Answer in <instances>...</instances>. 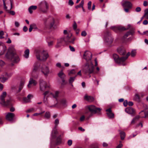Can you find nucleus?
Masks as SVG:
<instances>
[{
	"instance_id": "1",
	"label": "nucleus",
	"mask_w": 148,
	"mask_h": 148,
	"mask_svg": "<svg viewBox=\"0 0 148 148\" xmlns=\"http://www.w3.org/2000/svg\"><path fill=\"white\" fill-rule=\"evenodd\" d=\"M40 66V64L38 62H36L34 64L31 73V77L30 79L29 84L27 85L28 88H30L33 86H35L36 85V82L32 78H38L39 74L38 69Z\"/></svg>"
},
{
	"instance_id": "2",
	"label": "nucleus",
	"mask_w": 148,
	"mask_h": 148,
	"mask_svg": "<svg viewBox=\"0 0 148 148\" xmlns=\"http://www.w3.org/2000/svg\"><path fill=\"white\" fill-rule=\"evenodd\" d=\"M136 54V51L135 50H133L131 51V54L130 52H128L125 57H123L121 58H119L117 55L114 54L113 55V58L116 63L121 65L125 66L126 64L124 62L127 59L128 57L131 55L132 57H134L135 56Z\"/></svg>"
},
{
	"instance_id": "3",
	"label": "nucleus",
	"mask_w": 148,
	"mask_h": 148,
	"mask_svg": "<svg viewBox=\"0 0 148 148\" xmlns=\"http://www.w3.org/2000/svg\"><path fill=\"white\" fill-rule=\"evenodd\" d=\"M14 47V45H11L10 46V63L11 62V65L12 66L14 65V63L18 62L19 60Z\"/></svg>"
},
{
	"instance_id": "4",
	"label": "nucleus",
	"mask_w": 148,
	"mask_h": 148,
	"mask_svg": "<svg viewBox=\"0 0 148 148\" xmlns=\"http://www.w3.org/2000/svg\"><path fill=\"white\" fill-rule=\"evenodd\" d=\"M49 7L48 3L45 0L41 1L38 5L39 10L43 13H46L47 12Z\"/></svg>"
},
{
	"instance_id": "5",
	"label": "nucleus",
	"mask_w": 148,
	"mask_h": 148,
	"mask_svg": "<svg viewBox=\"0 0 148 148\" xmlns=\"http://www.w3.org/2000/svg\"><path fill=\"white\" fill-rule=\"evenodd\" d=\"M58 134V132L57 131L56 128H53L51 132V137L52 139H51V142H52V139L56 138L55 143L57 145L60 144L62 141L61 135H59L57 137Z\"/></svg>"
},
{
	"instance_id": "6",
	"label": "nucleus",
	"mask_w": 148,
	"mask_h": 148,
	"mask_svg": "<svg viewBox=\"0 0 148 148\" xmlns=\"http://www.w3.org/2000/svg\"><path fill=\"white\" fill-rule=\"evenodd\" d=\"M94 69V66L92 62L90 64L87 63L83 69V71L85 74H90L93 73Z\"/></svg>"
},
{
	"instance_id": "7",
	"label": "nucleus",
	"mask_w": 148,
	"mask_h": 148,
	"mask_svg": "<svg viewBox=\"0 0 148 148\" xmlns=\"http://www.w3.org/2000/svg\"><path fill=\"white\" fill-rule=\"evenodd\" d=\"M36 55L37 59L41 61H45L49 56L47 53L44 51L42 52H38Z\"/></svg>"
},
{
	"instance_id": "8",
	"label": "nucleus",
	"mask_w": 148,
	"mask_h": 148,
	"mask_svg": "<svg viewBox=\"0 0 148 148\" xmlns=\"http://www.w3.org/2000/svg\"><path fill=\"white\" fill-rule=\"evenodd\" d=\"M59 92L58 91H56L55 92L54 94H53L51 93L49 91H47L44 92L43 93L44 96H49L50 95H51L55 99L56 102H55V104L53 106H50L51 107H54L56 106V105L58 103L57 98L58 96Z\"/></svg>"
},
{
	"instance_id": "9",
	"label": "nucleus",
	"mask_w": 148,
	"mask_h": 148,
	"mask_svg": "<svg viewBox=\"0 0 148 148\" xmlns=\"http://www.w3.org/2000/svg\"><path fill=\"white\" fill-rule=\"evenodd\" d=\"M86 108L92 113L97 114H101V109L99 108H97L93 105L88 106H86Z\"/></svg>"
},
{
	"instance_id": "10",
	"label": "nucleus",
	"mask_w": 148,
	"mask_h": 148,
	"mask_svg": "<svg viewBox=\"0 0 148 148\" xmlns=\"http://www.w3.org/2000/svg\"><path fill=\"white\" fill-rule=\"evenodd\" d=\"M7 96V93L6 92H3L0 97V103L4 106H7L9 104V101L8 100L6 102L5 98Z\"/></svg>"
},
{
	"instance_id": "11",
	"label": "nucleus",
	"mask_w": 148,
	"mask_h": 148,
	"mask_svg": "<svg viewBox=\"0 0 148 148\" xmlns=\"http://www.w3.org/2000/svg\"><path fill=\"white\" fill-rule=\"evenodd\" d=\"M103 38L104 40L108 44H110L113 41V39L110 32L108 31L105 34Z\"/></svg>"
},
{
	"instance_id": "12",
	"label": "nucleus",
	"mask_w": 148,
	"mask_h": 148,
	"mask_svg": "<svg viewBox=\"0 0 148 148\" xmlns=\"http://www.w3.org/2000/svg\"><path fill=\"white\" fill-rule=\"evenodd\" d=\"M41 71L45 77H47L50 73V70L48 66L42 65L40 67Z\"/></svg>"
},
{
	"instance_id": "13",
	"label": "nucleus",
	"mask_w": 148,
	"mask_h": 148,
	"mask_svg": "<svg viewBox=\"0 0 148 148\" xmlns=\"http://www.w3.org/2000/svg\"><path fill=\"white\" fill-rule=\"evenodd\" d=\"M83 58L87 62L90 61L92 58V54L91 52L88 51H85L83 55Z\"/></svg>"
},
{
	"instance_id": "14",
	"label": "nucleus",
	"mask_w": 148,
	"mask_h": 148,
	"mask_svg": "<svg viewBox=\"0 0 148 148\" xmlns=\"http://www.w3.org/2000/svg\"><path fill=\"white\" fill-rule=\"evenodd\" d=\"M49 87L47 84V83L44 80L41 79L40 81V90L44 91L46 88Z\"/></svg>"
},
{
	"instance_id": "15",
	"label": "nucleus",
	"mask_w": 148,
	"mask_h": 148,
	"mask_svg": "<svg viewBox=\"0 0 148 148\" xmlns=\"http://www.w3.org/2000/svg\"><path fill=\"white\" fill-rule=\"evenodd\" d=\"M110 28L116 32L126 30L128 29V28H125L124 27L121 26H112Z\"/></svg>"
},
{
	"instance_id": "16",
	"label": "nucleus",
	"mask_w": 148,
	"mask_h": 148,
	"mask_svg": "<svg viewBox=\"0 0 148 148\" xmlns=\"http://www.w3.org/2000/svg\"><path fill=\"white\" fill-rule=\"evenodd\" d=\"M122 5L124 8H131L132 4L129 1L123 0L122 2Z\"/></svg>"
},
{
	"instance_id": "17",
	"label": "nucleus",
	"mask_w": 148,
	"mask_h": 148,
	"mask_svg": "<svg viewBox=\"0 0 148 148\" xmlns=\"http://www.w3.org/2000/svg\"><path fill=\"white\" fill-rule=\"evenodd\" d=\"M58 76L62 80V86L66 84L67 82H65V80L64 79V78L65 77V75L62 71L59 72L58 73Z\"/></svg>"
},
{
	"instance_id": "18",
	"label": "nucleus",
	"mask_w": 148,
	"mask_h": 148,
	"mask_svg": "<svg viewBox=\"0 0 148 148\" xmlns=\"http://www.w3.org/2000/svg\"><path fill=\"white\" fill-rule=\"evenodd\" d=\"M4 33L2 31H0V39H2L3 38H5V39H7L6 42L8 43H9V38L8 37V35L6 34L5 37L3 36Z\"/></svg>"
},
{
	"instance_id": "19",
	"label": "nucleus",
	"mask_w": 148,
	"mask_h": 148,
	"mask_svg": "<svg viewBox=\"0 0 148 148\" xmlns=\"http://www.w3.org/2000/svg\"><path fill=\"white\" fill-rule=\"evenodd\" d=\"M71 35L67 36L66 37L64 38V41L66 42H70L73 44L74 43L75 38L70 39Z\"/></svg>"
},
{
	"instance_id": "20",
	"label": "nucleus",
	"mask_w": 148,
	"mask_h": 148,
	"mask_svg": "<svg viewBox=\"0 0 148 148\" xmlns=\"http://www.w3.org/2000/svg\"><path fill=\"white\" fill-rule=\"evenodd\" d=\"M125 112L130 114H135V110L132 107H130L127 108L125 110Z\"/></svg>"
},
{
	"instance_id": "21",
	"label": "nucleus",
	"mask_w": 148,
	"mask_h": 148,
	"mask_svg": "<svg viewBox=\"0 0 148 148\" xmlns=\"http://www.w3.org/2000/svg\"><path fill=\"white\" fill-rule=\"evenodd\" d=\"M6 49L5 46L0 44V55H3Z\"/></svg>"
},
{
	"instance_id": "22",
	"label": "nucleus",
	"mask_w": 148,
	"mask_h": 148,
	"mask_svg": "<svg viewBox=\"0 0 148 148\" xmlns=\"http://www.w3.org/2000/svg\"><path fill=\"white\" fill-rule=\"evenodd\" d=\"M107 112V114L109 118H113L114 117V114L112 113L110 108H109L106 110Z\"/></svg>"
},
{
	"instance_id": "23",
	"label": "nucleus",
	"mask_w": 148,
	"mask_h": 148,
	"mask_svg": "<svg viewBox=\"0 0 148 148\" xmlns=\"http://www.w3.org/2000/svg\"><path fill=\"white\" fill-rule=\"evenodd\" d=\"M84 98L86 101L90 102H92L94 100V98L93 97L87 95H85Z\"/></svg>"
},
{
	"instance_id": "24",
	"label": "nucleus",
	"mask_w": 148,
	"mask_h": 148,
	"mask_svg": "<svg viewBox=\"0 0 148 148\" xmlns=\"http://www.w3.org/2000/svg\"><path fill=\"white\" fill-rule=\"evenodd\" d=\"M144 113V116H137L134 117V119H135L136 120H138L140 117L141 118H144L148 117V110L147 111H145Z\"/></svg>"
},
{
	"instance_id": "25",
	"label": "nucleus",
	"mask_w": 148,
	"mask_h": 148,
	"mask_svg": "<svg viewBox=\"0 0 148 148\" xmlns=\"http://www.w3.org/2000/svg\"><path fill=\"white\" fill-rule=\"evenodd\" d=\"M25 83V81L24 80H21V81L20 82V83L19 84V89L18 90V92H20L21 90L23 88L24 84Z\"/></svg>"
},
{
	"instance_id": "26",
	"label": "nucleus",
	"mask_w": 148,
	"mask_h": 148,
	"mask_svg": "<svg viewBox=\"0 0 148 148\" xmlns=\"http://www.w3.org/2000/svg\"><path fill=\"white\" fill-rule=\"evenodd\" d=\"M15 116L14 113L10 112V123H13L15 121Z\"/></svg>"
},
{
	"instance_id": "27",
	"label": "nucleus",
	"mask_w": 148,
	"mask_h": 148,
	"mask_svg": "<svg viewBox=\"0 0 148 148\" xmlns=\"http://www.w3.org/2000/svg\"><path fill=\"white\" fill-rule=\"evenodd\" d=\"M54 23V20L53 18H52L50 19V21L49 23V24L48 26L47 27V28L49 29L51 28L53 26Z\"/></svg>"
},
{
	"instance_id": "28",
	"label": "nucleus",
	"mask_w": 148,
	"mask_h": 148,
	"mask_svg": "<svg viewBox=\"0 0 148 148\" xmlns=\"http://www.w3.org/2000/svg\"><path fill=\"white\" fill-rule=\"evenodd\" d=\"M5 77H3V78L0 77V79H1L0 81L2 82H4L8 79L9 77L8 74L6 73L5 74Z\"/></svg>"
},
{
	"instance_id": "29",
	"label": "nucleus",
	"mask_w": 148,
	"mask_h": 148,
	"mask_svg": "<svg viewBox=\"0 0 148 148\" xmlns=\"http://www.w3.org/2000/svg\"><path fill=\"white\" fill-rule=\"evenodd\" d=\"M117 51L120 55H124L125 53V51L123 49L118 48L117 49Z\"/></svg>"
},
{
	"instance_id": "30",
	"label": "nucleus",
	"mask_w": 148,
	"mask_h": 148,
	"mask_svg": "<svg viewBox=\"0 0 148 148\" xmlns=\"http://www.w3.org/2000/svg\"><path fill=\"white\" fill-rule=\"evenodd\" d=\"M37 8V6L36 5L31 6L28 8L29 12L30 14H32L33 12L32 10H36Z\"/></svg>"
},
{
	"instance_id": "31",
	"label": "nucleus",
	"mask_w": 148,
	"mask_h": 148,
	"mask_svg": "<svg viewBox=\"0 0 148 148\" xmlns=\"http://www.w3.org/2000/svg\"><path fill=\"white\" fill-rule=\"evenodd\" d=\"M64 41V38L63 39V38H61L59 39H58V42L56 46V47H60L61 45V44Z\"/></svg>"
},
{
	"instance_id": "32",
	"label": "nucleus",
	"mask_w": 148,
	"mask_h": 148,
	"mask_svg": "<svg viewBox=\"0 0 148 148\" xmlns=\"http://www.w3.org/2000/svg\"><path fill=\"white\" fill-rule=\"evenodd\" d=\"M29 49H27L24 52V57L26 58H28L29 56Z\"/></svg>"
},
{
	"instance_id": "33",
	"label": "nucleus",
	"mask_w": 148,
	"mask_h": 148,
	"mask_svg": "<svg viewBox=\"0 0 148 148\" xmlns=\"http://www.w3.org/2000/svg\"><path fill=\"white\" fill-rule=\"evenodd\" d=\"M84 0H82L80 4L79 5H78L76 6L75 7V8L76 9H77L78 8H80L81 7L82 8V7H83V6L84 4Z\"/></svg>"
},
{
	"instance_id": "34",
	"label": "nucleus",
	"mask_w": 148,
	"mask_h": 148,
	"mask_svg": "<svg viewBox=\"0 0 148 148\" xmlns=\"http://www.w3.org/2000/svg\"><path fill=\"white\" fill-rule=\"evenodd\" d=\"M120 132V134L121 136V139L122 140L124 139L125 137V133L121 131H119Z\"/></svg>"
},
{
	"instance_id": "35",
	"label": "nucleus",
	"mask_w": 148,
	"mask_h": 148,
	"mask_svg": "<svg viewBox=\"0 0 148 148\" xmlns=\"http://www.w3.org/2000/svg\"><path fill=\"white\" fill-rule=\"evenodd\" d=\"M55 127L54 128H56L57 127L59 123V120L58 119H56L54 121Z\"/></svg>"
},
{
	"instance_id": "36",
	"label": "nucleus",
	"mask_w": 148,
	"mask_h": 148,
	"mask_svg": "<svg viewBox=\"0 0 148 148\" xmlns=\"http://www.w3.org/2000/svg\"><path fill=\"white\" fill-rule=\"evenodd\" d=\"M36 26V25L35 24H31L30 25V27L29 28V32H31L33 28H35V27Z\"/></svg>"
},
{
	"instance_id": "37",
	"label": "nucleus",
	"mask_w": 148,
	"mask_h": 148,
	"mask_svg": "<svg viewBox=\"0 0 148 148\" xmlns=\"http://www.w3.org/2000/svg\"><path fill=\"white\" fill-rule=\"evenodd\" d=\"M45 117L46 119H49L50 117V114L49 112H46L45 116Z\"/></svg>"
},
{
	"instance_id": "38",
	"label": "nucleus",
	"mask_w": 148,
	"mask_h": 148,
	"mask_svg": "<svg viewBox=\"0 0 148 148\" xmlns=\"http://www.w3.org/2000/svg\"><path fill=\"white\" fill-rule=\"evenodd\" d=\"M66 101L65 99H62L60 101V104L63 106H66Z\"/></svg>"
},
{
	"instance_id": "39",
	"label": "nucleus",
	"mask_w": 148,
	"mask_h": 148,
	"mask_svg": "<svg viewBox=\"0 0 148 148\" xmlns=\"http://www.w3.org/2000/svg\"><path fill=\"white\" fill-rule=\"evenodd\" d=\"M76 76L77 75L74 77H71L69 79V83L70 84H72L74 81Z\"/></svg>"
},
{
	"instance_id": "40",
	"label": "nucleus",
	"mask_w": 148,
	"mask_h": 148,
	"mask_svg": "<svg viewBox=\"0 0 148 148\" xmlns=\"http://www.w3.org/2000/svg\"><path fill=\"white\" fill-rule=\"evenodd\" d=\"M46 97L44 96L43 99V102L46 105H47L49 103L47 97Z\"/></svg>"
},
{
	"instance_id": "41",
	"label": "nucleus",
	"mask_w": 148,
	"mask_h": 148,
	"mask_svg": "<svg viewBox=\"0 0 148 148\" xmlns=\"http://www.w3.org/2000/svg\"><path fill=\"white\" fill-rule=\"evenodd\" d=\"M23 101L25 103L29 102L30 101V100L27 97H24L23 98Z\"/></svg>"
},
{
	"instance_id": "42",
	"label": "nucleus",
	"mask_w": 148,
	"mask_h": 148,
	"mask_svg": "<svg viewBox=\"0 0 148 148\" xmlns=\"http://www.w3.org/2000/svg\"><path fill=\"white\" fill-rule=\"evenodd\" d=\"M5 64V63L2 60H0V66L1 67L4 66ZM1 71V69H0V72Z\"/></svg>"
},
{
	"instance_id": "43",
	"label": "nucleus",
	"mask_w": 148,
	"mask_h": 148,
	"mask_svg": "<svg viewBox=\"0 0 148 148\" xmlns=\"http://www.w3.org/2000/svg\"><path fill=\"white\" fill-rule=\"evenodd\" d=\"M127 32L129 33V35H132L134 33V31L133 29H131L130 31L128 32Z\"/></svg>"
},
{
	"instance_id": "44",
	"label": "nucleus",
	"mask_w": 148,
	"mask_h": 148,
	"mask_svg": "<svg viewBox=\"0 0 148 148\" xmlns=\"http://www.w3.org/2000/svg\"><path fill=\"white\" fill-rule=\"evenodd\" d=\"M92 2L91 1H89L88 3V9L89 10H90L91 9V5Z\"/></svg>"
},
{
	"instance_id": "45",
	"label": "nucleus",
	"mask_w": 148,
	"mask_h": 148,
	"mask_svg": "<svg viewBox=\"0 0 148 148\" xmlns=\"http://www.w3.org/2000/svg\"><path fill=\"white\" fill-rule=\"evenodd\" d=\"M73 28L75 30H76L77 28V25L75 21L74 22L73 25Z\"/></svg>"
},
{
	"instance_id": "46",
	"label": "nucleus",
	"mask_w": 148,
	"mask_h": 148,
	"mask_svg": "<svg viewBox=\"0 0 148 148\" xmlns=\"http://www.w3.org/2000/svg\"><path fill=\"white\" fill-rule=\"evenodd\" d=\"M5 58L8 60L9 59V52L8 51L5 55Z\"/></svg>"
},
{
	"instance_id": "47",
	"label": "nucleus",
	"mask_w": 148,
	"mask_h": 148,
	"mask_svg": "<svg viewBox=\"0 0 148 148\" xmlns=\"http://www.w3.org/2000/svg\"><path fill=\"white\" fill-rule=\"evenodd\" d=\"M11 106L10 108V111L12 112H13L15 111V108H14L12 106V105L10 103V107Z\"/></svg>"
},
{
	"instance_id": "48",
	"label": "nucleus",
	"mask_w": 148,
	"mask_h": 148,
	"mask_svg": "<svg viewBox=\"0 0 148 148\" xmlns=\"http://www.w3.org/2000/svg\"><path fill=\"white\" fill-rule=\"evenodd\" d=\"M74 4V3L72 0H69V5L70 6Z\"/></svg>"
},
{
	"instance_id": "49",
	"label": "nucleus",
	"mask_w": 148,
	"mask_h": 148,
	"mask_svg": "<svg viewBox=\"0 0 148 148\" xmlns=\"http://www.w3.org/2000/svg\"><path fill=\"white\" fill-rule=\"evenodd\" d=\"M76 73V72L73 69L71 70L70 72L69 73V74L70 75L71 74H75Z\"/></svg>"
},
{
	"instance_id": "50",
	"label": "nucleus",
	"mask_w": 148,
	"mask_h": 148,
	"mask_svg": "<svg viewBox=\"0 0 148 148\" xmlns=\"http://www.w3.org/2000/svg\"><path fill=\"white\" fill-rule=\"evenodd\" d=\"M87 35V33L85 31H83L81 33V35L83 36H85Z\"/></svg>"
},
{
	"instance_id": "51",
	"label": "nucleus",
	"mask_w": 148,
	"mask_h": 148,
	"mask_svg": "<svg viewBox=\"0 0 148 148\" xmlns=\"http://www.w3.org/2000/svg\"><path fill=\"white\" fill-rule=\"evenodd\" d=\"M67 143H68V145L69 146H71L72 145V140H69L68 141Z\"/></svg>"
},
{
	"instance_id": "52",
	"label": "nucleus",
	"mask_w": 148,
	"mask_h": 148,
	"mask_svg": "<svg viewBox=\"0 0 148 148\" xmlns=\"http://www.w3.org/2000/svg\"><path fill=\"white\" fill-rule=\"evenodd\" d=\"M15 14V12L14 11L10 10V15L14 16Z\"/></svg>"
},
{
	"instance_id": "53",
	"label": "nucleus",
	"mask_w": 148,
	"mask_h": 148,
	"mask_svg": "<svg viewBox=\"0 0 148 148\" xmlns=\"http://www.w3.org/2000/svg\"><path fill=\"white\" fill-rule=\"evenodd\" d=\"M128 103L127 101V100L125 101L123 103L124 106L125 107L127 106L128 104Z\"/></svg>"
},
{
	"instance_id": "54",
	"label": "nucleus",
	"mask_w": 148,
	"mask_h": 148,
	"mask_svg": "<svg viewBox=\"0 0 148 148\" xmlns=\"http://www.w3.org/2000/svg\"><path fill=\"white\" fill-rule=\"evenodd\" d=\"M141 9L140 7H137L136 9V11L137 12H138L141 11Z\"/></svg>"
},
{
	"instance_id": "55",
	"label": "nucleus",
	"mask_w": 148,
	"mask_h": 148,
	"mask_svg": "<svg viewBox=\"0 0 148 148\" xmlns=\"http://www.w3.org/2000/svg\"><path fill=\"white\" fill-rule=\"evenodd\" d=\"M69 47L70 50L72 51L73 52L75 51V49L73 47H72L71 46H69Z\"/></svg>"
},
{
	"instance_id": "56",
	"label": "nucleus",
	"mask_w": 148,
	"mask_h": 148,
	"mask_svg": "<svg viewBox=\"0 0 148 148\" xmlns=\"http://www.w3.org/2000/svg\"><path fill=\"white\" fill-rule=\"evenodd\" d=\"M53 44V41H51L50 42H48V45L49 47H51L52 46Z\"/></svg>"
},
{
	"instance_id": "57",
	"label": "nucleus",
	"mask_w": 148,
	"mask_h": 148,
	"mask_svg": "<svg viewBox=\"0 0 148 148\" xmlns=\"http://www.w3.org/2000/svg\"><path fill=\"white\" fill-rule=\"evenodd\" d=\"M3 3L4 5V9L5 10H6L7 9V7L6 6L5 3V0H3Z\"/></svg>"
},
{
	"instance_id": "58",
	"label": "nucleus",
	"mask_w": 148,
	"mask_h": 148,
	"mask_svg": "<svg viewBox=\"0 0 148 148\" xmlns=\"http://www.w3.org/2000/svg\"><path fill=\"white\" fill-rule=\"evenodd\" d=\"M135 97L136 100H139L140 99V97L138 94H136L135 95Z\"/></svg>"
},
{
	"instance_id": "59",
	"label": "nucleus",
	"mask_w": 148,
	"mask_h": 148,
	"mask_svg": "<svg viewBox=\"0 0 148 148\" xmlns=\"http://www.w3.org/2000/svg\"><path fill=\"white\" fill-rule=\"evenodd\" d=\"M23 30L24 32H27L28 30V28L26 26H24L23 28Z\"/></svg>"
},
{
	"instance_id": "60",
	"label": "nucleus",
	"mask_w": 148,
	"mask_h": 148,
	"mask_svg": "<svg viewBox=\"0 0 148 148\" xmlns=\"http://www.w3.org/2000/svg\"><path fill=\"white\" fill-rule=\"evenodd\" d=\"M11 88L13 91H14L16 89V86H12Z\"/></svg>"
},
{
	"instance_id": "61",
	"label": "nucleus",
	"mask_w": 148,
	"mask_h": 148,
	"mask_svg": "<svg viewBox=\"0 0 148 148\" xmlns=\"http://www.w3.org/2000/svg\"><path fill=\"white\" fill-rule=\"evenodd\" d=\"M6 119L7 120L9 121V112H8L6 116Z\"/></svg>"
},
{
	"instance_id": "62",
	"label": "nucleus",
	"mask_w": 148,
	"mask_h": 148,
	"mask_svg": "<svg viewBox=\"0 0 148 148\" xmlns=\"http://www.w3.org/2000/svg\"><path fill=\"white\" fill-rule=\"evenodd\" d=\"M143 24L144 25H146L148 24V21L147 20H145L143 21Z\"/></svg>"
},
{
	"instance_id": "63",
	"label": "nucleus",
	"mask_w": 148,
	"mask_h": 148,
	"mask_svg": "<svg viewBox=\"0 0 148 148\" xmlns=\"http://www.w3.org/2000/svg\"><path fill=\"white\" fill-rule=\"evenodd\" d=\"M123 146V145L121 143H119V144L116 147V148H121Z\"/></svg>"
},
{
	"instance_id": "64",
	"label": "nucleus",
	"mask_w": 148,
	"mask_h": 148,
	"mask_svg": "<svg viewBox=\"0 0 148 148\" xmlns=\"http://www.w3.org/2000/svg\"><path fill=\"white\" fill-rule=\"evenodd\" d=\"M148 14V9H147L145 10V14L144 15L145 16L146 14Z\"/></svg>"
}]
</instances>
